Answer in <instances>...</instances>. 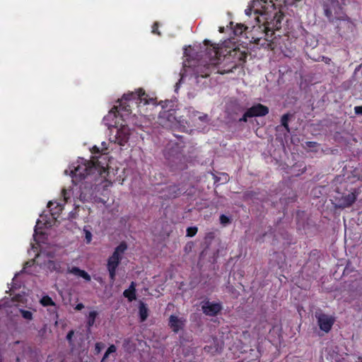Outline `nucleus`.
Listing matches in <instances>:
<instances>
[{
    "label": "nucleus",
    "mask_w": 362,
    "mask_h": 362,
    "mask_svg": "<svg viewBox=\"0 0 362 362\" xmlns=\"http://www.w3.org/2000/svg\"><path fill=\"white\" fill-rule=\"evenodd\" d=\"M204 49L202 47L199 53V59L197 65H194L196 78H206L212 74L223 75L226 73L224 59L226 54L223 49L226 47V41L221 45L213 44L209 40H204Z\"/></svg>",
    "instance_id": "obj_1"
},
{
    "label": "nucleus",
    "mask_w": 362,
    "mask_h": 362,
    "mask_svg": "<svg viewBox=\"0 0 362 362\" xmlns=\"http://www.w3.org/2000/svg\"><path fill=\"white\" fill-rule=\"evenodd\" d=\"M100 157L93 156L91 160H88L79 158L76 163L70 166V172L72 181L74 185H78L83 180H87L86 182H100L106 180L108 172L104 163L99 160Z\"/></svg>",
    "instance_id": "obj_2"
},
{
    "label": "nucleus",
    "mask_w": 362,
    "mask_h": 362,
    "mask_svg": "<svg viewBox=\"0 0 362 362\" xmlns=\"http://www.w3.org/2000/svg\"><path fill=\"white\" fill-rule=\"evenodd\" d=\"M245 13L247 16H250L252 13L260 15L255 19L258 22H264L263 28L259 26L258 28L261 29L267 37L269 31L281 28L282 13L276 10L272 1L268 2L266 0H253L250 1Z\"/></svg>",
    "instance_id": "obj_3"
},
{
    "label": "nucleus",
    "mask_w": 362,
    "mask_h": 362,
    "mask_svg": "<svg viewBox=\"0 0 362 362\" xmlns=\"http://www.w3.org/2000/svg\"><path fill=\"white\" fill-rule=\"evenodd\" d=\"M134 100H136V104L144 105L149 104L150 100L153 101V99H148V95L145 91L140 88L135 93H129L124 94L122 98L118 100V105L115 106L111 112L114 111V115L115 117L119 116L122 118L128 116L132 112L130 102L133 103Z\"/></svg>",
    "instance_id": "obj_4"
},
{
    "label": "nucleus",
    "mask_w": 362,
    "mask_h": 362,
    "mask_svg": "<svg viewBox=\"0 0 362 362\" xmlns=\"http://www.w3.org/2000/svg\"><path fill=\"white\" fill-rule=\"evenodd\" d=\"M127 250V244L126 242H121L117 245L112 255H110L107 261V270L109 273V278L111 283H114L117 275V269L121 263L123 255Z\"/></svg>",
    "instance_id": "obj_5"
},
{
    "label": "nucleus",
    "mask_w": 362,
    "mask_h": 362,
    "mask_svg": "<svg viewBox=\"0 0 362 362\" xmlns=\"http://www.w3.org/2000/svg\"><path fill=\"white\" fill-rule=\"evenodd\" d=\"M159 197L163 200H169L180 197L185 192V188L180 187V185L170 184L165 186L158 185L156 187Z\"/></svg>",
    "instance_id": "obj_6"
},
{
    "label": "nucleus",
    "mask_w": 362,
    "mask_h": 362,
    "mask_svg": "<svg viewBox=\"0 0 362 362\" xmlns=\"http://www.w3.org/2000/svg\"><path fill=\"white\" fill-rule=\"evenodd\" d=\"M247 27L242 23H235L230 22L229 26L228 25V35L229 37L228 40L230 41V45L240 44V39L245 35V31Z\"/></svg>",
    "instance_id": "obj_7"
},
{
    "label": "nucleus",
    "mask_w": 362,
    "mask_h": 362,
    "mask_svg": "<svg viewBox=\"0 0 362 362\" xmlns=\"http://www.w3.org/2000/svg\"><path fill=\"white\" fill-rule=\"evenodd\" d=\"M232 48V50L228 51V57L233 59L235 64L243 62L246 58V48L242 44L231 45L228 44V49Z\"/></svg>",
    "instance_id": "obj_8"
},
{
    "label": "nucleus",
    "mask_w": 362,
    "mask_h": 362,
    "mask_svg": "<svg viewBox=\"0 0 362 362\" xmlns=\"http://www.w3.org/2000/svg\"><path fill=\"white\" fill-rule=\"evenodd\" d=\"M269 109L267 107L262 104H257L249 108L240 120L246 122L247 117H262L267 115Z\"/></svg>",
    "instance_id": "obj_9"
},
{
    "label": "nucleus",
    "mask_w": 362,
    "mask_h": 362,
    "mask_svg": "<svg viewBox=\"0 0 362 362\" xmlns=\"http://www.w3.org/2000/svg\"><path fill=\"white\" fill-rule=\"evenodd\" d=\"M315 317L320 329L325 332H328L331 329L335 321L332 316L322 313H316Z\"/></svg>",
    "instance_id": "obj_10"
},
{
    "label": "nucleus",
    "mask_w": 362,
    "mask_h": 362,
    "mask_svg": "<svg viewBox=\"0 0 362 362\" xmlns=\"http://www.w3.org/2000/svg\"><path fill=\"white\" fill-rule=\"evenodd\" d=\"M202 312L208 316H216L222 310V305L219 303H214L209 300L203 301L202 303Z\"/></svg>",
    "instance_id": "obj_11"
},
{
    "label": "nucleus",
    "mask_w": 362,
    "mask_h": 362,
    "mask_svg": "<svg viewBox=\"0 0 362 362\" xmlns=\"http://www.w3.org/2000/svg\"><path fill=\"white\" fill-rule=\"evenodd\" d=\"M186 322V319L183 317L171 315L168 319V326L174 333H178L185 329Z\"/></svg>",
    "instance_id": "obj_12"
},
{
    "label": "nucleus",
    "mask_w": 362,
    "mask_h": 362,
    "mask_svg": "<svg viewBox=\"0 0 362 362\" xmlns=\"http://www.w3.org/2000/svg\"><path fill=\"white\" fill-rule=\"evenodd\" d=\"M188 116L194 123L205 124H208L209 122V118L207 114L195 110L193 108L189 109Z\"/></svg>",
    "instance_id": "obj_13"
},
{
    "label": "nucleus",
    "mask_w": 362,
    "mask_h": 362,
    "mask_svg": "<svg viewBox=\"0 0 362 362\" xmlns=\"http://www.w3.org/2000/svg\"><path fill=\"white\" fill-rule=\"evenodd\" d=\"M129 129L126 124H122L120 129H117L114 141L120 146H124L129 140Z\"/></svg>",
    "instance_id": "obj_14"
},
{
    "label": "nucleus",
    "mask_w": 362,
    "mask_h": 362,
    "mask_svg": "<svg viewBox=\"0 0 362 362\" xmlns=\"http://www.w3.org/2000/svg\"><path fill=\"white\" fill-rule=\"evenodd\" d=\"M325 15L330 20L341 19L343 18L341 8L337 4L333 3L325 8Z\"/></svg>",
    "instance_id": "obj_15"
},
{
    "label": "nucleus",
    "mask_w": 362,
    "mask_h": 362,
    "mask_svg": "<svg viewBox=\"0 0 362 362\" xmlns=\"http://www.w3.org/2000/svg\"><path fill=\"white\" fill-rule=\"evenodd\" d=\"M356 199V194L354 192H351L345 197H342L337 202L335 203V204L339 208L348 207L355 202Z\"/></svg>",
    "instance_id": "obj_16"
},
{
    "label": "nucleus",
    "mask_w": 362,
    "mask_h": 362,
    "mask_svg": "<svg viewBox=\"0 0 362 362\" xmlns=\"http://www.w3.org/2000/svg\"><path fill=\"white\" fill-rule=\"evenodd\" d=\"M67 272L81 277L86 281H90L91 280V277L88 272H86L85 270L81 269L77 267H72L71 268H69Z\"/></svg>",
    "instance_id": "obj_17"
},
{
    "label": "nucleus",
    "mask_w": 362,
    "mask_h": 362,
    "mask_svg": "<svg viewBox=\"0 0 362 362\" xmlns=\"http://www.w3.org/2000/svg\"><path fill=\"white\" fill-rule=\"evenodd\" d=\"M123 296L127 298L129 302L136 300V283L134 281H132L129 288L124 291Z\"/></svg>",
    "instance_id": "obj_18"
},
{
    "label": "nucleus",
    "mask_w": 362,
    "mask_h": 362,
    "mask_svg": "<svg viewBox=\"0 0 362 362\" xmlns=\"http://www.w3.org/2000/svg\"><path fill=\"white\" fill-rule=\"evenodd\" d=\"M47 207L49 209L54 218H57L55 216H58L63 209V207L61 204L59 203L52 202L51 201L48 202Z\"/></svg>",
    "instance_id": "obj_19"
},
{
    "label": "nucleus",
    "mask_w": 362,
    "mask_h": 362,
    "mask_svg": "<svg viewBox=\"0 0 362 362\" xmlns=\"http://www.w3.org/2000/svg\"><path fill=\"white\" fill-rule=\"evenodd\" d=\"M139 314L141 322H144L148 316V309L146 305L142 301L139 303Z\"/></svg>",
    "instance_id": "obj_20"
},
{
    "label": "nucleus",
    "mask_w": 362,
    "mask_h": 362,
    "mask_svg": "<svg viewBox=\"0 0 362 362\" xmlns=\"http://www.w3.org/2000/svg\"><path fill=\"white\" fill-rule=\"evenodd\" d=\"M219 234V231L218 230H214L209 232H207L204 237L205 243L208 245H211L213 240Z\"/></svg>",
    "instance_id": "obj_21"
},
{
    "label": "nucleus",
    "mask_w": 362,
    "mask_h": 362,
    "mask_svg": "<svg viewBox=\"0 0 362 362\" xmlns=\"http://www.w3.org/2000/svg\"><path fill=\"white\" fill-rule=\"evenodd\" d=\"M97 316L98 313L96 311H90L89 313L87 320V326L88 328L93 326Z\"/></svg>",
    "instance_id": "obj_22"
},
{
    "label": "nucleus",
    "mask_w": 362,
    "mask_h": 362,
    "mask_svg": "<svg viewBox=\"0 0 362 362\" xmlns=\"http://www.w3.org/2000/svg\"><path fill=\"white\" fill-rule=\"evenodd\" d=\"M40 303L43 306H49V305H54L53 300L49 296H43L40 300Z\"/></svg>",
    "instance_id": "obj_23"
},
{
    "label": "nucleus",
    "mask_w": 362,
    "mask_h": 362,
    "mask_svg": "<svg viewBox=\"0 0 362 362\" xmlns=\"http://www.w3.org/2000/svg\"><path fill=\"white\" fill-rule=\"evenodd\" d=\"M197 231L198 228L196 226L188 227L186 230V235L190 238L194 237L197 234Z\"/></svg>",
    "instance_id": "obj_24"
},
{
    "label": "nucleus",
    "mask_w": 362,
    "mask_h": 362,
    "mask_svg": "<svg viewBox=\"0 0 362 362\" xmlns=\"http://www.w3.org/2000/svg\"><path fill=\"white\" fill-rule=\"evenodd\" d=\"M47 267L52 271H58L59 264L53 260H49L47 262Z\"/></svg>",
    "instance_id": "obj_25"
},
{
    "label": "nucleus",
    "mask_w": 362,
    "mask_h": 362,
    "mask_svg": "<svg viewBox=\"0 0 362 362\" xmlns=\"http://www.w3.org/2000/svg\"><path fill=\"white\" fill-rule=\"evenodd\" d=\"M20 313L22 317L26 320H32L33 319V313L32 312L26 310H20Z\"/></svg>",
    "instance_id": "obj_26"
},
{
    "label": "nucleus",
    "mask_w": 362,
    "mask_h": 362,
    "mask_svg": "<svg viewBox=\"0 0 362 362\" xmlns=\"http://www.w3.org/2000/svg\"><path fill=\"white\" fill-rule=\"evenodd\" d=\"M116 351V346L114 344L110 345L104 354L105 358H107L110 354L115 353Z\"/></svg>",
    "instance_id": "obj_27"
},
{
    "label": "nucleus",
    "mask_w": 362,
    "mask_h": 362,
    "mask_svg": "<svg viewBox=\"0 0 362 362\" xmlns=\"http://www.w3.org/2000/svg\"><path fill=\"white\" fill-rule=\"evenodd\" d=\"M104 347L105 344L103 342H97L95 346V354H98L100 353Z\"/></svg>",
    "instance_id": "obj_28"
},
{
    "label": "nucleus",
    "mask_w": 362,
    "mask_h": 362,
    "mask_svg": "<svg viewBox=\"0 0 362 362\" xmlns=\"http://www.w3.org/2000/svg\"><path fill=\"white\" fill-rule=\"evenodd\" d=\"M85 239L87 243H90L92 240V233L89 230L84 228Z\"/></svg>",
    "instance_id": "obj_29"
},
{
    "label": "nucleus",
    "mask_w": 362,
    "mask_h": 362,
    "mask_svg": "<svg viewBox=\"0 0 362 362\" xmlns=\"http://www.w3.org/2000/svg\"><path fill=\"white\" fill-rule=\"evenodd\" d=\"M158 28H159V23L158 22H155L152 25V33L153 34L160 36L161 33L159 31Z\"/></svg>",
    "instance_id": "obj_30"
},
{
    "label": "nucleus",
    "mask_w": 362,
    "mask_h": 362,
    "mask_svg": "<svg viewBox=\"0 0 362 362\" xmlns=\"http://www.w3.org/2000/svg\"><path fill=\"white\" fill-rule=\"evenodd\" d=\"M288 115H284L281 117V124L287 129H288Z\"/></svg>",
    "instance_id": "obj_31"
},
{
    "label": "nucleus",
    "mask_w": 362,
    "mask_h": 362,
    "mask_svg": "<svg viewBox=\"0 0 362 362\" xmlns=\"http://www.w3.org/2000/svg\"><path fill=\"white\" fill-rule=\"evenodd\" d=\"M74 334V330H70L66 335V339L69 342V344L72 343V337H73Z\"/></svg>",
    "instance_id": "obj_32"
},
{
    "label": "nucleus",
    "mask_w": 362,
    "mask_h": 362,
    "mask_svg": "<svg viewBox=\"0 0 362 362\" xmlns=\"http://www.w3.org/2000/svg\"><path fill=\"white\" fill-rule=\"evenodd\" d=\"M91 152L92 153L96 154L101 153V151L99 147H98L97 146H94L91 149Z\"/></svg>",
    "instance_id": "obj_33"
},
{
    "label": "nucleus",
    "mask_w": 362,
    "mask_h": 362,
    "mask_svg": "<svg viewBox=\"0 0 362 362\" xmlns=\"http://www.w3.org/2000/svg\"><path fill=\"white\" fill-rule=\"evenodd\" d=\"M220 221L221 224L226 225V214H221L220 216Z\"/></svg>",
    "instance_id": "obj_34"
},
{
    "label": "nucleus",
    "mask_w": 362,
    "mask_h": 362,
    "mask_svg": "<svg viewBox=\"0 0 362 362\" xmlns=\"http://www.w3.org/2000/svg\"><path fill=\"white\" fill-rule=\"evenodd\" d=\"M102 145H103V148L100 150L101 151V153L102 154H106V151H107V147L106 146V143L105 142H103L102 143Z\"/></svg>",
    "instance_id": "obj_35"
},
{
    "label": "nucleus",
    "mask_w": 362,
    "mask_h": 362,
    "mask_svg": "<svg viewBox=\"0 0 362 362\" xmlns=\"http://www.w3.org/2000/svg\"><path fill=\"white\" fill-rule=\"evenodd\" d=\"M355 112L356 114H361L362 115V106H356L354 108Z\"/></svg>",
    "instance_id": "obj_36"
},
{
    "label": "nucleus",
    "mask_w": 362,
    "mask_h": 362,
    "mask_svg": "<svg viewBox=\"0 0 362 362\" xmlns=\"http://www.w3.org/2000/svg\"><path fill=\"white\" fill-rule=\"evenodd\" d=\"M83 307L84 306H83V305L82 303H78V304L76 305L75 308L77 310H81L82 308H83Z\"/></svg>",
    "instance_id": "obj_37"
},
{
    "label": "nucleus",
    "mask_w": 362,
    "mask_h": 362,
    "mask_svg": "<svg viewBox=\"0 0 362 362\" xmlns=\"http://www.w3.org/2000/svg\"><path fill=\"white\" fill-rule=\"evenodd\" d=\"M252 38L254 40L255 42H256V43H257L260 39V37H252Z\"/></svg>",
    "instance_id": "obj_38"
},
{
    "label": "nucleus",
    "mask_w": 362,
    "mask_h": 362,
    "mask_svg": "<svg viewBox=\"0 0 362 362\" xmlns=\"http://www.w3.org/2000/svg\"><path fill=\"white\" fill-rule=\"evenodd\" d=\"M224 30H225V28L221 26V27H219V32L223 33H224Z\"/></svg>",
    "instance_id": "obj_39"
},
{
    "label": "nucleus",
    "mask_w": 362,
    "mask_h": 362,
    "mask_svg": "<svg viewBox=\"0 0 362 362\" xmlns=\"http://www.w3.org/2000/svg\"><path fill=\"white\" fill-rule=\"evenodd\" d=\"M106 358H105V356H103V357L102 360L100 361V362H105Z\"/></svg>",
    "instance_id": "obj_40"
},
{
    "label": "nucleus",
    "mask_w": 362,
    "mask_h": 362,
    "mask_svg": "<svg viewBox=\"0 0 362 362\" xmlns=\"http://www.w3.org/2000/svg\"><path fill=\"white\" fill-rule=\"evenodd\" d=\"M313 144H315V143H312V142H309V143H308V146H311V145H313Z\"/></svg>",
    "instance_id": "obj_41"
},
{
    "label": "nucleus",
    "mask_w": 362,
    "mask_h": 362,
    "mask_svg": "<svg viewBox=\"0 0 362 362\" xmlns=\"http://www.w3.org/2000/svg\"><path fill=\"white\" fill-rule=\"evenodd\" d=\"M18 361H19V359H18V358H17V361H18Z\"/></svg>",
    "instance_id": "obj_42"
},
{
    "label": "nucleus",
    "mask_w": 362,
    "mask_h": 362,
    "mask_svg": "<svg viewBox=\"0 0 362 362\" xmlns=\"http://www.w3.org/2000/svg\"><path fill=\"white\" fill-rule=\"evenodd\" d=\"M0 362H1V361H0Z\"/></svg>",
    "instance_id": "obj_43"
}]
</instances>
